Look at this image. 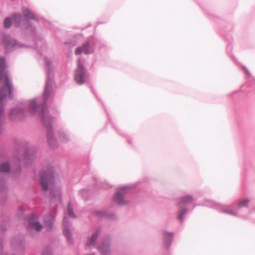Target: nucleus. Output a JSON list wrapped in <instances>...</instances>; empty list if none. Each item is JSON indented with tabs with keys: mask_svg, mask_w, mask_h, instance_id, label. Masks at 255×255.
<instances>
[{
	"mask_svg": "<svg viewBox=\"0 0 255 255\" xmlns=\"http://www.w3.org/2000/svg\"><path fill=\"white\" fill-rule=\"evenodd\" d=\"M92 49L89 46L88 43L84 44L82 46L78 47L75 50V54L76 55L80 54L83 53L85 54H88L92 52Z\"/></svg>",
	"mask_w": 255,
	"mask_h": 255,
	"instance_id": "4",
	"label": "nucleus"
},
{
	"mask_svg": "<svg viewBox=\"0 0 255 255\" xmlns=\"http://www.w3.org/2000/svg\"><path fill=\"white\" fill-rule=\"evenodd\" d=\"M9 170V164L5 163L0 166V171L1 172H7Z\"/></svg>",
	"mask_w": 255,
	"mask_h": 255,
	"instance_id": "10",
	"label": "nucleus"
},
{
	"mask_svg": "<svg viewBox=\"0 0 255 255\" xmlns=\"http://www.w3.org/2000/svg\"><path fill=\"white\" fill-rule=\"evenodd\" d=\"M53 220L54 217L53 216H50L49 219L45 220V226L46 227L47 230H50L52 228Z\"/></svg>",
	"mask_w": 255,
	"mask_h": 255,
	"instance_id": "7",
	"label": "nucleus"
},
{
	"mask_svg": "<svg viewBox=\"0 0 255 255\" xmlns=\"http://www.w3.org/2000/svg\"><path fill=\"white\" fill-rule=\"evenodd\" d=\"M0 255H7V254L2 252V242L0 241Z\"/></svg>",
	"mask_w": 255,
	"mask_h": 255,
	"instance_id": "21",
	"label": "nucleus"
},
{
	"mask_svg": "<svg viewBox=\"0 0 255 255\" xmlns=\"http://www.w3.org/2000/svg\"><path fill=\"white\" fill-rule=\"evenodd\" d=\"M172 237V234L169 233H165L164 238L167 240H170Z\"/></svg>",
	"mask_w": 255,
	"mask_h": 255,
	"instance_id": "19",
	"label": "nucleus"
},
{
	"mask_svg": "<svg viewBox=\"0 0 255 255\" xmlns=\"http://www.w3.org/2000/svg\"><path fill=\"white\" fill-rule=\"evenodd\" d=\"M12 255H23L24 248L21 243H12L11 248Z\"/></svg>",
	"mask_w": 255,
	"mask_h": 255,
	"instance_id": "3",
	"label": "nucleus"
},
{
	"mask_svg": "<svg viewBox=\"0 0 255 255\" xmlns=\"http://www.w3.org/2000/svg\"><path fill=\"white\" fill-rule=\"evenodd\" d=\"M249 202V201L247 199L241 200L239 202V206L242 207H247Z\"/></svg>",
	"mask_w": 255,
	"mask_h": 255,
	"instance_id": "14",
	"label": "nucleus"
},
{
	"mask_svg": "<svg viewBox=\"0 0 255 255\" xmlns=\"http://www.w3.org/2000/svg\"><path fill=\"white\" fill-rule=\"evenodd\" d=\"M185 213H186V211L185 210H183L182 211H181L180 212L179 216H178V218L181 221H182L183 218V216L185 214Z\"/></svg>",
	"mask_w": 255,
	"mask_h": 255,
	"instance_id": "20",
	"label": "nucleus"
},
{
	"mask_svg": "<svg viewBox=\"0 0 255 255\" xmlns=\"http://www.w3.org/2000/svg\"><path fill=\"white\" fill-rule=\"evenodd\" d=\"M100 250L103 255H109V250L108 248L106 247V249L101 248Z\"/></svg>",
	"mask_w": 255,
	"mask_h": 255,
	"instance_id": "17",
	"label": "nucleus"
},
{
	"mask_svg": "<svg viewBox=\"0 0 255 255\" xmlns=\"http://www.w3.org/2000/svg\"><path fill=\"white\" fill-rule=\"evenodd\" d=\"M43 113H44V110L43 109V108H42L40 110V111L39 114H40L41 115V118L44 120Z\"/></svg>",
	"mask_w": 255,
	"mask_h": 255,
	"instance_id": "23",
	"label": "nucleus"
},
{
	"mask_svg": "<svg viewBox=\"0 0 255 255\" xmlns=\"http://www.w3.org/2000/svg\"><path fill=\"white\" fill-rule=\"evenodd\" d=\"M36 103L34 100H31L29 102V111L32 114H35L36 110Z\"/></svg>",
	"mask_w": 255,
	"mask_h": 255,
	"instance_id": "8",
	"label": "nucleus"
},
{
	"mask_svg": "<svg viewBox=\"0 0 255 255\" xmlns=\"http://www.w3.org/2000/svg\"><path fill=\"white\" fill-rule=\"evenodd\" d=\"M55 174L54 172H47L41 176V183L42 189L48 190L53 187L55 183Z\"/></svg>",
	"mask_w": 255,
	"mask_h": 255,
	"instance_id": "1",
	"label": "nucleus"
},
{
	"mask_svg": "<svg viewBox=\"0 0 255 255\" xmlns=\"http://www.w3.org/2000/svg\"><path fill=\"white\" fill-rule=\"evenodd\" d=\"M30 227L32 229H35L37 231H39L42 229V226L38 222H30L29 223Z\"/></svg>",
	"mask_w": 255,
	"mask_h": 255,
	"instance_id": "9",
	"label": "nucleus"
},
{
	"mask_svg": "<svg viewBox=\"0 0 255 255\" xmlns=\"http://www.w3.org/2000/svg\"><path fill=\"white\" fill-rule=\"evenodd\" d=\"M115 201L120 205L124 204L126 202L123 198V195L120 192H118L115 197Z\"/></svg>",
	"mask_w": 255,
	"mask_h": 255,
	"instance_id": "6",
	"label": "nucleus"
},
{
	"mask_svg": "<svg viewBox=\"0 0 255 255\" xmlns=\"http://www.w3.org/2000/svg\"><path fill=\"white\" fill-rule=\"evenodd\" d=\"M15 112V110H12L11 112V114H12L14 112Z\"/></svg>",
	"mask_w": 255,
	"mask_h": 255,
	"instance_id": "26",
	"label": "nucleus"
},
{
	"mask_svg": "<svg viewBox=\"0 0 255 255\" xmlns=\"http://www.w3.org/2000/svg\"><path fill=\"white\" fill-rule=\"evenodd\" d=\"M11 23V18H6L4 21V25L5 28H9Z\"/></svg>",
	"mask_w": 255,
	"mask_h": 255,
	"instance_id": "15",
	"label": "nucleus"
},
{
	"mask_svg": "<svg viewBox=\"0 0 255 255\" xmlns=\"http://www.w3.org/2000/svg\"><path fill=\"white\" fill-rule=\"evenodd\" d=\"M4 42L7 49L11 48L16 44L15 40L12 39L10 37L8 36H6L4 39Z\"/></svg>",
	"mask_w": 255,
	"mask_h": 255,
	"instance_id": "5",
	"label": "nucleus"
},
{
	"mask_svg": "<svg viewBox=\"0 0 255 255\" xmlns=\"http://www.w3.org/2000/svg\"><path fill=\"white\" fill-rule=\"evenodd\" d=\"M75 80L79 85L83 84L87 80V77L84 71V67L80 60L78 62V66L75 72Z\"/></svg>",
	"mask_w": 255,
	"mask_h": 255,
	"instance_id": "2",
	"label": "nucleus"
},
{
	"mask_svg": "<svg viewBox=\"0 0 255 255\" xmlns=\"http://www.w3.org/2000/svg\"><path fill=\"white\" fill-rule=\"evenodd\" d=\"M43 255H50L49 252L44 253Z\"/></svg>",
	"mask_w": 255,
	"mask_h": 255,
	"instance_id": "25",
	"label": "nucleus"
},
{
	"mask_svg": "<svg viewBox=\"0 0 255 255\" xmlns=\"http://www.w3.org/2000/svg\"><path fill=\"white\" fill-rule=\"evenodd\" d=\"M192 198L191 197L187 196L184 199H183V203L186 204L192 201Z\"/></svg>",
	"mask_w": 255,
	"mask_h": 255,
	"instance_id": "18",
	"label": "nucleus"
},
{
	"mask_svg": "<svg viewBox=\"0 0 255 255\" xmlns=\"http://www.w3.org/2000/svg\"><path fill=\"white\" fill-rule=\"evenodd\" d=\"M23 13L25 16L28 18H34V16L32 13H31L28 9H24L23 10Z\"/></svg>",
	"mask_w": 255,
	"mask_h": 255,
	"instance_id": "11",
	"label": "nucleus"
},
{
	"mask_svg": "<svg viewBox=\"0 0 255 255\" xmlns=\"http://www.w3.org/2000/svg\"><path fill=\"white\" fill-rule=\"evenodd\" d=\"M12 21L15 24V26H18L19 25L18 22L21 20V16L20 15H15L12 17Z\"/></svg>",
	"mask_w": 255,
	"mask_h": 255,
	"instance_id": "12",
	"label": "nucleus"
},
{
	"mask_svg": "<svg viewBox=\"0 0 255 255\" xmlns=\"http://www.w3.org/2000/svg\"><path fill=\"white\" fill-rule=\"evenodd\" d=\"M68 214L70 216L73 217V218L75 217L74 213H73L72 208L70 205H69V206H68Z\"/></svg>",
	"mask_w": 255,
	"mask_h": 255,
	"instance_id": "16",
	"label": "nucleus"
},
{
	"mask_svg": "<svg viewBox=\"0 0 255 255\" xmlns=\"http://www.w3.org/2000/svg\"><path fill=\"white\" fill-rule=\"evenodd\" d=\"M97 238V235L95 234H94L92 236L91 238L89 239V240L87 242V245L88 246L93 245L95 243L96 240Z\"/></svg>",
	"mask_w": 255,
	"mask_h": 255,
	"instance_id": "13",
	"label": "nucleus"
},
{
	"mask_svg": "<svg viewBox=\"0 0 255 255\" xmlns=\"http://www.w3.org/2000/svg\"><path fill=\"white\" fill-rule=\"evenodd\" d=\"M64 234L67 238H69L70 236L69 231L67 230H65Z\"/></svg>",
	"mask_w": 255,
	"mask_h": 255,
	"instance_id": "22",
	"label": "nucleus"
},
{
	"mask_svg": "<svg viewBox=\"0 0 255 255\" xmlns=\"http://www.w3.org/2000/svg\"><path fill=\"white\" fill-rule=\"evenodd\" d=\"M49 88L48 85L47 84L46 86V87H45V94L44 95V96H45L46 94L47 91L49 90Z\"/></svg>",
	"mask_w": 255,
	"mask_h": 255,
	"instance_id": "24",
	"label": "nucleus"
}]
</instances>
